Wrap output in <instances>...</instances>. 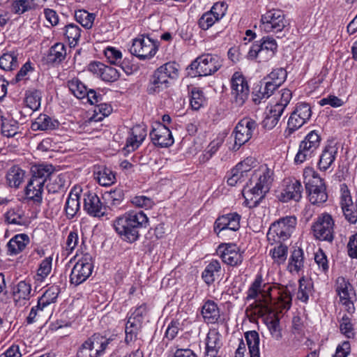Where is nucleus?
<instances>
[{
  "label": "nucleus",
  "mask_w": 357,
  "mask_h": 357,
  "mask_svg": "<svg viewBox=\"0 0 357 357\" xmlns=\"http://www.w3.org/2000/svg\"><path fill=\"white\" fill-rule=\"evenodd\" d=\"M295 285H271L263 283L262 276L257 275L247 291L246 301L256 299L246 308V312L259 317L270 314L272 311L271 302L273 295L278 299L283 309L289 310L291 306L292 294L295 291Z\"/></svg>",
  "instance_id": "f257e3e1"
},
{
  "label": "nucleus",
  "mask_w": 357,
  "mask_h": 357,
  "mask_svg": "<svg viewBox=\"0 0 357 357\" xmlns=\"http://www.w3.org/2000/svg\"><path fill=\"white\" fill-rule=\"evenodd\" d=\"M149 218L143 211L129 212L118 217L113 222V227L121 238L132 243L138 240L139 229L146 228Z\"/></svg>",
  "instance_id": "f03ea898"
},
{
  "label": "nucleus",
  "mask_w": 357,
  "mask_h": 357,
  "mask_svg": "<svg viewBox=\"0 0 357 357\" xmlns=\"http://www.w3.org/2000/svg\"><path fill=\"white\" fill-rule=\"evenodd\" d=\"M303 176L310 203L319 205L326 202L328 199L326 186L319 174L313 168L305 167Z\"/></svg>",
  "instance_id": "7ed1b4c3"
},
{
  "label": "nucleus",
  "mask_w": 357,
  "mask_h": 357,
  "mask_svg": "<svg viewBox=\"0 0 357 357\" xmlns=\"http://www.w3.org/2000/svg\"><path fill=\"white\" fill-rule=\"evenodd\" d=\"M296 223L295 216H286L273 222L267 233L268 242L273 244L289 239L296 228Z\"/></svg>",
  "instance_id": "20e7f679"
},
{
  "label": "nucleus",
  "mask_w": 357,
  "mask_h": 357,
  "mask_svg": "<svg viewBox=\"0 0 357 357\" xmlns=\"http://www.w3.org/2000/svg\"><path fill=\"white\" fill-rule=\"evenodd\" d=\"M223 65V59L215 54H203L194 60L190 67L199 76H208L215 73Z\"/></svg>",
  "instance_id": "39448f33"
},
{
  "label": "nucleus",
  "mask_w": 357,
  "mask_h": 357,
  "mask_svg": "<svg viewBox=\"0 0 357 357\" xmlns=\"http://www.w3.org/2000/svg\"><path fill=\"white\" fill-rule=\"evenodd\" d=\"M260 27L266 33H278L284 30L289 24L284 12L280 9L272 8L262 14Z\"/></svg>",
  "instance_id": "423d86ee"
},
{
  "label": "nucleus",
  "mask_w": 357,
  "mask_h": 357,
  "mask_svg": "<svg viewBox=\"0 0 357 357\" xmlns=\"http://www.w3.org/2000/svg\"><path fill=\"white\" fill-rule=\"evenodd\" d=\"M321 137L316 130L310 131L299 144L298 151L294 158L296 164H301L312 158L319 147Z\"/></svg>",
  "instance_id": "0eeeda50"
},
{
  "label": "nucleus",
  "mask_w": 357,
  "mask_h": 357,
  "mask_svg": "<svg viewBox=\"0 0 357 357\" xmlns=\"http://www.w3.org/2000/svg\"><path fill=\"white\" fill-rule=\"evenodd\" d=\"M93 269L92 256L86 253L76 262L71 271L70 282L78 286L85 282L91 275Z\"/></svg>",
  "instance_id": "6e6552de"
},
{
  "label": "nucleus",
  "mask_w": 357,
  "mask_h": 357,
  "mask_svg": "<svg viewBox=\"0 0 357 357\" xmlns=\"http://www.w3.org/2000/svg\"><path fill=\"white\" fill-rule=\"evenodd\" d=\"M257 126L256 121L250 117H244L240 120L233 131V135H234V149H238L242 145L247 143L253 136Z\"/></svg>",
  "instance_id": "1a4fd4ad"
},
{
  "label": "nucleus",
  "mask_w": 357,
  "mask_h": 357,
  "mask_svg": "<svg viewBox=\"0 0 357 357\" xmlns=\"http://www.w3.org/2000/svg\"><path fill=\"white\" fill-rule=\"evenodd\" d=\"M334 220L328 213H321L312 225L317 239L332 242L334 238Z\"/></svg>",
  "instance_id": "9d476101"
},
{
  "label": "nucleus",
  "mask_w": 357,
  "mask_h": 357,
  "mask_svg": "<svg viewBox=\"0 0 357 357\" xmlns=\"http://www.w3.org/2000/svg\"><path fill=\"white\" fill-rule=\"evenodd\" d=\"M231 97L233 102L241 107L248 100L250 94V86L248 81L241 72H235L231 79Z\"/></svg>",
  "instance_id": "9b49d317"
},
{
  "label": "nucleus",
  "mask_w": 357,
  "mask_h": 357,
  "mask_svg": "<svg viewBox=\"0 0 357 357\" xmlns=\"http://www.w3.org/2000/svg\"><path fill=\"white\" fill-rule=\"evenodd\" d=\"M129 50L141 60L150 59L156 54L158 46L149 37L141 36L132 40Z\"/></svg>",
  "instance_id": "f8f14e48"
},
{
  "label": "nucleus",
  "mask_w": 357,
  "mask_h": 357,
  "mask_svg": "<svg viewBox=\"0 0 357 357\" xmlns=\"http://www.w3.org/2000/svg\"><path fill=\"white\" fill-rule=\"evenodd\" d=\"M311 116L312 110L309 104L305 102L298 103L287 122L289 135H291L307 123Z\"/></svg>",
  "instance_id": "ddd939ff"
},
{
  "label": "nucleus",
  "mask_w": 357,
  "mask_h": 357,
  "mask_svg": "<svg viewBox=\"0 0 357 357\" xmlns=\"http://www.w3.org/2000/svg\"><path fill=\"white\" fill-rule=\"evenodd\" d=\"M217 253L222 261L231 266L241 264L243 260V253L234 243H222L218 247Z\"/></svg>",
  "instance_id": "4468645a"
},
{
  "label": "nucleus",
  "mask_w": 357,
  "mask_h": 357,
  "mask_svg": "<svg viewBox=\"0 0 357 357\" xmlns=\"http://www.w3.org/2000/svg\"><path fill=\"white\" fill-rule=\"evenodd\" d=\"M278 50V43L271 36H264L252 45L248 53V58L255 59L259 54L266 52L268 57H273Z\"/></svg>",
  "instance_id": "2eb2a0df"
},
{
  "label": "nucleus",
  "mask_w": 357,
  "mask_h": 357,
  "mask_svg": "<svg viewBox=\"0 0 357 357\" xmlns=\"http://www.w3.org/2000/svg\"><path fill=\"white\" fill-rule=\"evenodd\" d=\"M336 292L340 296V301L346 307L349 313H353L354 305L352 299L354 292L351 284L343 277H338L335 282Z\"/></svg>",
  "instance_id": "dca6fc26"
},
{
  "label": "nucleus",
  "mask_w": 357,
  "mask_h": 357,
  "mask_svg": "<svg viewBox=\"0 0 357 357\" xmlns=\"http://www.w3.org/2000/svg\"><path fill=\"white\" fill-rule=\"evenodd\" d=\"M88 70L105 82H114L119 79L121 75L116 68L98 61L89 63Z\"/></svg>",
  "instance_id": "f3484780"
},
{
  "label": "nucleus",
  "mask_w": 357,
  "mask_h": 357,
  "mask_svg": "<svg viewBox=\"0 0 357 357\" xmlns=\"http://www.w3.org/2000/svg\"><path fill=\"white\" fill-rule=\"evenodd\" d=\"M241 215L237 213H230L219 216L213 225L214 232L218 236L225 230L236 231L240 228Z\"/></svg>",
  "instance_id": "a211bd4d"
},
{
  "label": "nucleus",
  "mask_w": 357,
  "mask_h": 357,
  "mask_svg": "<svg viewBox=\"0 0 357 357\" xmlns=\"http://www.w3.org/2000/svg\"><path fill=\"white\" fill-rule=\"evenodd\" d=\"M150 137L155 146L165 148L174 144V138L170 130L162 123L156 124L150 132Z\"/></svg>",
  "instance_id": "6ab92c4d"
},
{
  "label": "nucleus",
  "mask_w": 357,
  "mask_h": 357,
  "mask_svg": "<svg viewBox=\"0 0 357 357\" xmlns=\"http://www.w3.org/2000/svg\"><path fill=\"white\" fill-rule=\"evenodd\" d=\"M84 209L89 215L94 217L103 216L105 213V208L100 198L96 193L91 192L84 194Z\"/></svg>",
  "instance_id": "aec40b11"
},
{
  "label": "nucleus",
  "mask_w": 357,
  "mask_h": 357,
  "mask_svg": "<svg viewBox=\"0 0 357 357\" xmlns=\"http://www.w3.org/2000/svg\"><path fill=\"white\" fill-rule=\"evenodd\" d=\"M303 192V188L300 181L295 178L290 179L281 192L280 200L282 202H287L290 200L299 202L302 198Z\"/></svg>",
  "instance_id": "412c9836"
},
{
  "label": "nucleus",
  "mask_w": 357,
  "mask_h": 357,
  "mask_svg": "<svg viewBox=\"0 0 357 357\" xmlns=\"http://www.w3.org/2000/svg\"><path fill=\"white\" fill-rule=\"evenodd\" d=\"M204 357H220L219 351L222 346V335L216 329H210L206 337Z\"/></svg>",
  "instance_id": "4be33fe9"
},
{
  "label": "nucleus",
  "mask_w": 357,
  "mask_h": 357,
  "mask_svg": "<svg viewBox=\"0 0 357 357\" xmlns=\"http://www.w3.org/2000/svg\"><path fill=\"white\" fill-rule=\"evenodd\" d=\"M82 192V190L80 186H74L70 191L64 207L68 219L73 218L79 211Z\"/></svg>",
  "instance_id": "5701e85b"
},
{
  "label": "nucleus",
  "mask_w": 357,
  "mask_h": 357,
  "mask_svg": "<svg viewBox=\"0 0 357 357\" xmlns=\"http://www.w3.org/2000/svg\"><path fill=\"white\" fill-rule=\"evenodd\" d=\"M337 146L333 143L324 146L317 163L318 167L321 171L325 172L331 167L337 156Z\"/></svg>",
  "instance_id": "b1692460"
},
{
  "label": "nucleus",
  "mask_w": 357,
  "mask_h": 357,
  "mask_svg": "<svg viewBox=\"0 0 357 357\" xmlns=\"http://www.w3.org/2000/svg\"><path fill=\"white\" fill-rule=\"evenodd\" d=\"M146 136L144 126L136 125L130 131L129 137L126 140V148L128 151L136 150L143 142Z\"/></svg>",
  "instance_id": "393cba45"
},
{
  "label": "nucleus",
  "mask_w": 357,
  "mask_h": 357,
  "mask_svg": "<svg viewBox=\"0 0 357 357\" xmlns=\"http://www.w3.org/2000/svg\"><path fill=\"white\" fill-rule=\"evenodd\" d=\"M273 171L268 168L267 166L261 167L251 178V183L254 182L261 188L263 192L267 193L273 182Z\"/></svg>",
  "instance_id": "a878e982"
},
{
  "label": "nucleus",
  "mask_w": 357,
  "mask_h": 357,
  "mask_svg": "<svg viewBox=\"0 0 357 357\" xmlns=\"http://www.w3.org/2000/svg\"><path fill=\"white\" fill-rule=\"evenodd\" d=\"M201 314L207 324L218 323L220 319V309L217 303L211 300H207L203 304Z\"/></svg>",
  "instance_id": "bb28decb"
},
{
  "label": "nucleus",
  "mask_w": 357,
  "mask_h": 357,
  "mask_svg": "<svg viewBox=\"0 0 357 357\" xmlns=\"http://www.w3.org/2000/svg\"><path fill=\"white\" fill-rule=\"evenodd\" d=\"M170 84L155 70L150 77L146 87V91L150 95L158 94L164 90L167 89Z\"/></svg>",
  "instance_id": "cd10ccee"
},
{
  "label": "nucleus",
  "mask_w": 357,
  "mask_h": 357,
  "mask_svg": "<svg viewBox=\"0 0 357 357\" xmlns=\"http://www.w3.org/2000/svg\"><path fill=\"white\" fill-rule=\"evenodd\" d=\"M266 192L255 183V185L248 190L244 189L243 195L245 198V205L250 208L256 207L264 197Z\"/></svg>",
  "instance_id": "c85d7f7f"
},
{
  "label": "nucleus",
  "mask_w": 357,
  "mask_h": 357,
  "mask_svg": "<svg viewBox=\"0 0 357 357\" xmlns=\"http://www.w3.org/2000/svg\"><path fill=\"white\" fill-rule=\"evenodd\" d=\"M29 243V238L26 234H20L13 236L7 243V253L9 255H15L22 252Z\"/></svg>",
  "instance_id": "c756f323"
},
{
  "label": "nucleus",
  "mask_w": 357,
  "mask_h": 357,
  "mask_svg": "<svg viewBox=\"0 0 357 357\" xmlns=\"http://www.w3.org/2000/svg\"><path fill=\"white\" fill-rule=\"evenodd\" d=\"M31 286L25 281H20L14 288L13 294L14 300L19 305H24L31 296Z\"/></svg>",
  "instance_id": "7c9ffc66"
},
{
  "label": "nucleus",
  "mask_w": 357,
  "mask_h": 357,
  "mask_svg": "<svg viewBox=\"0 0 357 357\" xmlns=\"http://www.w3.org/2000/svg\"><path fill=\"white\" fill-rule=\"evenodd\" d=\"M43 186L44 185L42 184V181L31 178L25 190L26 198L33 201L35 203L40 204L43 200Z\"/></svg>",
  "instance_id": "2f4dec72"
},
{
  "label": "nucleus",
  "mask_w": 357,
  "mask_h": 357,
  "mask_svg": "<svg viewBox=\"0 0 357 357\" xmlns=\"http://www.w3.org/2000/svg\"><path fill=\"white\" fill-rule=\"evenodd\" d=\"M304 268V252L301 248L294 249L289 259L287 270L291 273H298Z\"/></svg>",
  "instance_id": "473e14b6"
},
{
  "label": "nucleus",
  "mask_w": 357,
  "mask_h": 357,
  "mask_svg": "<svg viewBox=\"0 0 357 357\" xmlns=\"http://www.w3.org/2000/svg\"><path fill=\"white\" fill-rule=\"evenodd\" d=\"M59 126V122L52 119L46 114H40L36 121L31 125V128L34 130H55Z\"/></svg>",
  "instance_id": "72a5a7b5"
},
{
  "label": "nucleus",
  "mask_w": 357,
  "mask_h": 357,
  "mask_svg": "<svg viewBox=\"0 0 357 357\" xmlns=\"http://www.w3.org/2000/svg\"><path fill=\"white\" fill-rule=\"evenodd\" d=\"M221 271L220 263L217 259H213L206 266L202 272V277L204 281L210 285L214 282L216 276H219Z\"/></svg>",
  "instance_id": "f704fd0d"
},
{
  "label": "nucleus",
  "mask_w": 357,
  "mask_h": 357,
  "mask_svg": "<svg viewBox=\"0 0 357 357\" xmlns=\"http://www.w3.org/2000/svg\"><path fill=\"white\" fill-rule=\"evenodd\" d=\"M95 338L92 335L84 341L78 348L76 356L77 357H99L98 351L96 347V342H94Z\"/></svg>",
  "instance_id": "c9c22d12"
},
{
  "label": "nucleus",
  "mask_w": 357,
  "mask_h": 357,
  "mask_svg": "<svg viewBox=\"0 0 357 357\" xmlns=\"http://www.w3.org/2000/svg\"><path fill=\"white\" fill-rule=\"evenodd\" d=\"M155 71L171 84L172 80L178 77V64L175 62H167L158 68Z\"/></svg>",
  "instance_id": "e433bc0d"
},
{
  "label": "nucleus",
  "mask_w": 357,
  "mask_h": 357,
  "mask_svg": "<svg viewBox=\"0 0 357 357\" xmlns=\"http://www.w3.org/2000/svg\"><path fill=\"white\" fill-rule=\"evenodd\" d=\"M313 282L311 280L304 277L299 280V287L296 297L300 301L307 303L310 296L313 293Z\"/></svg>",
  "instance_id": "4c0bfd02"
},
{
  "label": "nucleus",
  "mask_w": 357,
  "mask_h": 357,
  "mask_svg": "<svg viewBox=\"0 0 357 357\" xmlns=\"http://www.w3.org/2000/svg\"><path fill=\"white\" fill-rule=\"evenodd\" d=\"M24 171L18 166L10 167L6 176L8 185L10 188H19L24 180Z\"/></svg>",
  "instance_id": "58836bf2"
},
{
  "label": "nucleus",
  "mask_w": 357,
  "mask_h": 357,
  "mask_svg": "<svg viewBox=\"0 0 357 357\" xmlns=\"http://www.w3.org/2000/svg\"><path fill=\"white\" fill-rule=\"evenodd\" d=\"M141 328L142 323L139 320L135 319L133 317H129L125 328L126 342L129 343L137 340Z\"/></svg>",
  "instance_id": "ea45409f"
},
{
  "label": "nucleus",
  "mask_w": 357,
  "mask_h": 357,
  "mask_svg": "<svg viewBox=\"0 0 357 357\" xmlns=\"http://www.w3.org/2000/svg\"><path fill=\"white\" fill-rule=\"evenodd\" d=\"M280 107H271L262 121V126L266 130L273 129L278 123L282 113Z\"/></svg>",
  "instance_id": "a19ab883"
},
{
  "label": "nucleus",
  "mask_w": 357,
  "mask_h": 357,
  "mask_svg": "<svg viewBox=\"0 0 357 357\" xmlns=\"http://www.w3.org/2000/svg\"><path fill=\"white\" fill-rule=\"evenodd\" d=\"M66 56V47L63 43H57L49 51L47 59L52 63H60Z\"/></svg>",
  "instance_id": "79ce46f5"
},
{
  "label": "nucleus",
  "mask_w": 357,
  "mask_h": 357,
  "mask_svg": "<svg viewBox=\"0 0 357 357\" xmlns=\"http://www.w3.org/2000/svg\"><path fill=\"white\" fill-rule=\"evenodd\" d=\"M41 92L37 89H31L26 91L25 103L32 111L38 110L40 107Z\"/></svg>",
  "instance_id": "37998d69"
},
{
  "label": "nucleus",
  "mask_w": 357,
  "mask_h": 357,
  "mask_svg": "<svg viewBox=\"0 0 357 357\" xmlns=\"http://www.w3.org/2000/svg\"><path fill=\"white\" fill-rule=\"evenodd\" d=\"M59 293V288L56 286H52L48 288L43 294L38 298L39 306L46 307L51 303L56 302Z\"/></svg>",
  "instance_id": "c03bdc74"
},
{
  "label": "nucleus",
  "mask_w": 357,
  "mask_h": 357,
  "mask_svg": "<svg viewBox=\"0 0 357 357\" xmlns=\"http://www.w3.org/2000/svg\"><path fill=\"white\" fill-rule=\"evenodd\" d=\"M81 29L75 24L65 26L63 34L70 45L75 46L81 36Z\"/></svg>",
  "instance_id": "a18cd8bd"
},
{
  "label": "nucleus",
  "mask_w": 357,
  "mask_h": 357,
  "mask_svg": "<svg viewBox=\"0 0 357 357\" xmlns=\"http://www.w3.org/2000/svg\"><path fill=\"white\" fill-rule=\"evenodd\" d=\"M33 176L32 179H36L38 181H42V184L44 185L47 178L53 172V166L51 165H40L32 170Z\"/></svg>",
  "instance_id": "49530a36"
},
{
  "label": "nucleus",
  "mask_w": 357,
  "mask_h": 357,
  "mask_svg": "<svg viewBox=\"0 0 357 357\" xmlns=\"http://www.w3.org/2000/svg\"><path fill=\"white\" fill-rule=\"evenodd\" d=\"M340 203L344 217H346V210L354 208V204L350 194V191L346 184H342L340 186Z\"/></svg>",
  "instance_id": "de8ad7c7"
},
{
  "label": "nucleus",
  "mask_w": 357,
  "mask_h": 357,
  "mask_svg": "<svg viewBox=\"0 0 357 357\" xmlns=\"http://www.w3.org/2000/svg\"><path fill=\"white\" fill-rule=\"evenodd\" d=\"M68 86L71 93L78 99H82L86 97L88 89L78 79L75 78L68 81Z\"/></svg>",
  "instance_id": "09e8293b"
},
{
  "label": "nucleus",
  "mask_w": 357,
  "mask_h": 357,
  "mask_svg": "<svg viewBox=\"0 0 357 357\" xmlns=\"http://www.w3.org/2000/svg\"><path fill=\"white\" fill-rule=\"evenodd\" d=\"M75 18L83 27L89 29L93 26L95 15L85 10H78L75 13Z\"/></svg>",
  "instance_id": "8fccbe9b"
},
{
  "label": "nucleus",
  "mask_w": 357,
  "mask_h": 357,
  "mask_svg": "<svg viewBox=\"0 0 357 357\" xmlns=\"http://www.w3.org/2000/svg\"><path fill=\"white\" fill-rule=\"evenodd\" d=\"M95 178L102 186H108L115 182L116 178L112 170L103 168L95 174Z\"/></svg>",
  "instance_id": "3c124183"
},
{
  "label": "nucleus",
  "mask_w": 357,
  "mask_h": 357,
  "mask_svg": "<svg viewBox=\"0 0 357 357\" xmlns=\"http://www.w3.org/2000/svg\"><path fill=\"white\" fill-rule=\"evenodd\" d=\"M17 54L15 51L3 53L1 55V70H12L17 66Z\"/></svg>",
  "instance_id": "603ef678"
},
{
  "label": "nucleus",
  "mask_w": 357,
  "mask_h": 357,
  "mask_svg": "<svg viewBox=\"0 0 357 357\" xmlns=\"http://www.w3.org/2000/svg\"><path fill=\"white\" fill-rule=\"evenodd\" d=\"M287 76V71L282 68H278L273 70L264 80H269L279 88L286 80Z\"/></svg>",
  "instance_id": "864d4df0"
},
{
  "label": "nucleus",
  "mask_w": 357,
  "mask_h": 357,
  "mask_svg": "<svg viewBox=\"0 0 357 357\" xmlns=\"http://www.w3.org/2000/svg\"><path fill=\"white\" fill-rule=\"evenodd\" d=\"M266 326L273 339L280 341L282 338V328L280 319L277 317L271 318L266 321Z\"/></svg>",
  "instance_id": "5fc2aeb1"
},
{
  "label": "nucleus",
  "mask_w": 357,
  "mask_h": 357,
  "mask_svg": "<svg viewBox=\"0 0 357 357\" xmlns=\"http://www.w3.org/2000/svg\"><path fill=\"white\" fill-rule=\"evenodd\" d=\"M105 55L111 64L119 66L121 69L125 70L121 66L122 61V53L120 50L113 47H107L105 51Z\"/></svg>",
  "instance_id": "6e6d98bb"
},
{
  "label": "nucleus",
  "mask_w": 357,
  "mask_h": 357,
  "mask_svg": "<svg viewBox=\"0 0 357 357\" xmlns=\"http://www.w3.org/2000/svg\"><path fill=\"white\" fill-rule=\"evenodd\" d=\"M280 243V244L278 246L275 247L270 251V254L274 259V261L278 264H282L285 261L288 252L287 246L282 244L281 243Z\"/></svg>",
  "instance_id": "4d7b16f0"
},
{
  "label": "nucleus",
  "mask_w": 357,
  "mask_h": 357,
  "mask_svg": "<svg viewBox=\"0 0 357 357\" xmlns=\"http://www.w3.org/2000/svg\"><path fill=\"white\" fill-rule=\"evenodd\" d=\"M205 98L203 92L197 89L193 88L191 91L190 104L194 110L199 109L204 105Z\"/></svg>",
  "instance_id": "13d9d810"
},
{
  "label": "nucleus",
  "mask_w": 357,
  "mask_h": 357,
  "mask_svg": "<svg viewBox=\"0 0 357 357\" xmlns=\"http://www.w3.org/2000/svg\"><path fill=\"white\" fill-rule=\"evenodd\" d=\"M105 196L107 203L111 206H117L123 200L124 193L122 189L119 188L105 193Z\"/></svg>",
  "instance_id": "bf43d9fd"
},
{
  "label": "nucleus",
  "mask_w": 357,
  "mask_h": 357,
  "mask_svg": "<svg viewBox=\"0 0 357 357\" xmlns=\"http://www.w3.org/2000/svg\"><path fill=\"white\" fill-rule=\"evenodd\" d=\"M249 351L259 349V335L256 331H249L244 334Z\"/></svg>",
  "instance_id": "052dcab7"
},
{
  "label": "nucleus",
  "mask_w": 357,
  "mask_h": 357,
  "mask_svg": "<svg viewBox=\"0 0 357 357\" xmlns=\"http://www.w3.org/2000/svg\"><path fill=\"white\" fill-rule=\"evenodd\" d=\"M340 330L341 333L348 338H353L354 337V328L351 322V319L347 314H344L342 317Z\"/></svg>",
  "instance_id": "680f3d73"
},
{
  "label": "nucleus",
  "mask_w": 357,
  "mask_h": 357,
  "mask_svg": "<svg viewBox=\"0 0 357 357\" xmlns=\"http://www.w3.org/2000/svg\"><path fill=\"white\" fill-rule=\"evenodd\" d=\"M216 22H218L215 15H213L208 11L204 13L198 20V25L202 30H208Z\"/></svg>",
  "instance_id": "e2e57ef3"
},
{
  "label": "nucleus",
  "mask_w": 357,
  "mask_h": 357,
  "mask_svg": "<svg viewBox=\"0 0 357 357\" xmlns=\"http://www.w3.org/2000/svg\"><path fill=\"white\" fill-rule=\"evenodd\" d=\"M6 3H9L8 1ZM11 10L15 14H23L31 9V6L27 0H16L10 2Z\"/></svg>",
  "instance_id": "0e129e2a"
},
{
  "label": "nucleus",
  "mask_w": 357,
  "mask_h": 357,
  "mask_svg": "<svg viewBox=\"0 0 357 357\" xmlns=\"http://www.w3.org/2000/svg\"><path fill=\"white\" fill-rule=\"evenodd\" d=\"M132 204L139 208L150 209L154 205V202L150 197L144 195L135 196L132 199Z\"/></svg>",
  "instance_id": "69168bd1"
},
{
  "label": "nucleus",
  "mask_w": 357,
  "mask_h": 357,
  "mask_svg": "<svg viewBox=\"0 0 357 357\" xmlns=\"http://www.w3.org/2000/svg\"><path fill=\"white\" fill-rule=\"evenodd\" d=\"M52 258L51 257H46L40 264L38 269L37 275L40 278L38 280H43L51 272L52 270Z\"/></svg>",
  "instance_id": "338daca9"
},
{
  "label": "nucleus",
  "mask_w": 357,
  "mask_h": 357,
  "mask_svg": "<svg viewBox=\"0 0 357 357\" xmlns=\"http://www.w3.org/2000/svg\"><path fill=\"white\" fill-rule=\"evenodd\" d=\"M93 338H95L94 342H96V347L97 348V351H98V356H102L106 349L107 348L109 344L112 342V339L105 338V337L100 335V334H94Z\"/></svg>",
  "instance_id": "774afa93"
}]
</instances>
